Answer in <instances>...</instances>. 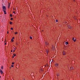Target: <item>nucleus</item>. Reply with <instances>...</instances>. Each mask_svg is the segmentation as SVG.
<instances>
[{
	"instance_id": "obj_8",
	"label": "nucleus",
	"mask_w": 80,
	"mask_h": 80,
	"mask_svg": "<svg viewBox=\"0 0 80 80\" xmlns=\"http://www.w3.org/2000/svg\"><path fill=\"white\" fill-rule=\"evenodd\" d=\"M4 11V14H7V13H6V11L5 10L3 11Z\"/></svg>"
},
{
	"instance_id": "obj_1",
	"label": "nucleus",
	"mask_w": 80,
	"mask_h": 80,
	"mask_svg": "<svg viewBox=\"0 0 80 80\" xmlns=\"http://www.w3.org/2000/svg\"><path fill=\"white\" fill-rule=\"evenodd\" d=\"M2 8H3V11L4 10H6V7L5 6H3L2 7Z\"/></svg>"
},
{
	"instance_id": "obj_20",
	"label": "nucleus",
	"mask_w": 80,
	"mask_h": 80,
	"mask_svg": "<svg viewBox=\"0 0 80 80\" xmlns=\"http://www.w3.org/2000/svg\"><path fill=\"white\" fill-rule=\"evenodd\" d=\"M56 22H58V20H56Z\"/></svg>"
},
{
	"instance_id": "obj_30",
	"label": "nucleus",
	"mask_w": 80,
	"mask_h": 80,
	"mask_svg": "<svg viewBox=\"0 0 80 80\" xmlns=\"http://www.w3.org/2000/svg\"><path fill=\"white\" fill-rule=\"evenodd\" d=\"M15 52V50H13V52Z\"/></svg>"
},
{
	"instance_id": "obj_12",
	"label": "nucleus",
	"mask_w": 80,
	"mask_h": 80,
	"mask_svg": "<svg viewBox=\"0 0 80 80\" xmlns=\"http://www.w3.org/2000/svg\"><path fill=\"white\" fill-rule=\"evenodd\" d=\"M46 52V53H47V54H48V50H47Z\"/></svg>"
},
{
	"instance_id": "obj_29",
	"label": "nucleus",
	"mask_w": 80,
	"mask_h": 80,
	"mask_svg": "<svg viewBox=\"0 0 80 80\" xmlns=\"http://www.w3.org/2000/svg\"><path fill=\"white\" fill-rule=\"evenodd\" d=\"M8 32H8H8H7V33H8Z\"/></svg>"
},
{
	"instance_id": "obj_10",
	"label": "nucleus",
	"mask_w": 80,
	"mask_h": 80,
	"mask_svg": "<svg viewBox=\"0 0 80 80\" xmlns=\"http://www.w3.org/2000/svg\"><path fill=\"white\" fill-rule=\"evenodd\" d=\"M68 42H65L66 45H68Z\"/></svg>"
},
{
	"instance_id": "obj_6",
	"label": "nucleus",
	"mask_w": 80,
	"mask_h": 80,
	"mask_svg": "<svg viewBox=\"0 0 80 80\" xmlns=\"http://www.w3.org/2000/svg\"><path fill=\"white\" fill-rule=\"evenodd\" d=\"M70 70H73V67H70Z\"/></svg>"
},
{
	"instance_id": "obj_14",
	"label": "nucleus",
	"mask_w": 80,
	"mask_h": 80,
	"mask_svg": "<svg viewBox=\"0 0 80 80\" xmlns=\"http://www.w3.org/2000/svg\"><path fill=\"white\" fill-rule=\"evenodd\" d=\"M40 71H41V72H43V69H41Z\"/></svg>"
},
{
	"instance_id": "obj_33",
	"label": "nucleus",
	"mask_w": 80,
	"mask_h": 80,
	"mask_svg": "<svg viewBox=\"0 0 80 80\" xmlns=\"http://www.w3.org/2000/svg\"><path fill=\"white\" fill-rule=\"evenodd\" d=\"M13 58H14V56H13Z\"/></svg>"
},
{
	"instance_id": "obj_36",
	"label": "nucleus",
	"mask_w": 80,
	"mask_h": 80,
	"mask_svg": "<svg viewBox=\"0 0 80 80\" xmlns=\"http://www.w3.org/2000/svg\"><path fill=\"white\" fill-rule=\"evenodd\" d=\"M10 68H11V67H10Z\"/></svg>"
},
{
	"instance_id": "obj_25",
	"label": "nucleus",
	"mask_w": 80,
	"mask_h": 80,
	"mask_svg": "<svg viewBox=\"0 0 80 80\" xmlns=\"http://www.w3.org/2000/svg\"><path fill=\"white\" fill-rule=\"evenodd\" d=\"M11 67H13V65H11Z\"/></svg>"
},
{
	"instance_id": "obj_5",
	"label": "nucleus",
	"mask_w": 80,
	"mask_h": 80,
	"mask_svg": "<svg viewBox=\"0 0 80 80\" xmlns=\"http://www.w3.org/2000/svg\"><path fill=\"white\" fill-rule=\"evenodd\" d=\"M68 28L70 29H71V28H72V27L70 26V25H69L68 26Z\"/></svg>"
},
{
	"instance_id": "obj_16",
	"label": "nucleus",
	"mask_w": 80,
	"mask_h": 80,
	"mask_svg": "<svg viewBox=\"0 0 80 80\" xmlns=\"http://www.w3.org/2000/svg\"><path fill=\"white\" fill-rule=\"evenodd\" d=\"M13 55V56H14V57H15V56H16V54H14Z\"/></svg>"
},
{
	"instance_id": "obj_27",
	"label": "nucleus",
	"mask_w": 80,
	"mask_h": 80,
	"mask_svg": "<svg viewBox=\"0 0 80 80\" xmlns=\"http://www.w3.org/2000/svg\"><path fill=\"white\" fill-rule=\"evenodd\" d=\"M14 38H14V37H13L12 38V39H14Z\"/></svg>"
},
{
	"instance_id": "obj_15",
	"label": "nucleus",
	"mask_w": 80,
	"mask_h": 80,
	"mask_svg": "<svg viewBox=\"0 0 80 80\" xmlns=\"http://www.w3.org/2000/svg\"><path fill=\"white\" fill-rule=\"evenodd\" d=\"M11 41L12 42H13V39H11Z\"/></svg>"
},
{
	"instance_id": "obj_18",
	"label": "nucleus",
	"mask_w": 80,
	"mask_h": 80,
	"mask_svg": "<svg viewBox=\"0 0 80 80\" xmlns=\"http://www.w3.org/2000/svg\"><path fill=\"white\" fill-rule=\"evenodd\" d=\"M10 17H12V14H10Z\"/></svg>"
},
{
	"instance_id": "obj_24",
	"label": "nucleus",
	"mask_w": 80,
	"mask_h": 80,
	"mask_svg": "<svg viewBox=\"0 0 80 80\" xmlns=\"http://www.w3.org/2000/svg\"><path fill=\"white\" fill-rule=\"evenodd\" d=\"M57 76H58H58H59V74H57Z\"/></svg>"
},
{
	"instance_id": "obj_37",
	"label": "nucleus",
	"mask_w": 80,
	"mask_h": 80,
	"mask_svg": "<svg viewBox=\"0 0 80 80\" xmlns=\"http://www.w3.org/2000/svg\"><path fill=\"white\" fill-rule=\"evenodd\" d=\"M75 0H74V1H75Z\"/></svg>"
},
{
	"instance_id": "obj_11",
	"label": "nucleus",
	"mask_w": 80,
	"mask_h": 80,
	"mask_svg": "<svg viewBox=\"0 0 80 80\" xmlns=\"http://www.w3.org/2000/svg\"><path fill=\"white\" fill-rule=\"evenodd\" d=\"M10 4H8V8H10Z\"/></svg>"
},
{
	"instance_id": "obj_23",
	"label": "nucleus",
	"mask_w": 80,
	"mask_h": 80,
	"mask_svg": "<svg viewBox=\"0 0 80 80\" xmlns=\"http://www.w3.org/2000/svg\"><path fill=\"white\" fill-rule=\"evenodd\" d=\"M12 65H14V62H12Z\"/></svg>"
},
{
	"instance_id": "obj_13",
	"label": "nucleus",
	"mask_w": 80,
	"mask_h": 80,
	"mask_svg": "<svg viewBox=\"0 0 80 80\" xmlns=\"http://www.w3.org/2000/svg\"><path fill=\"white\" fill-rule=\"evenodd\" d=\"M10 25L12 24V22H10Z\"/></svg>"
},
{
	"instance_id": "obj_34",
	"label": "nucleus",
	"mask_w": 80,
	"mask_h": 80,
	"mask_svg": "<svg viewBox=\"0 0 80 80\" xmlns=\"http://www.w3.org/2000/svg\"><path fill=\"white\" fill-rule=\"evenodd\" d=\"M0 78H1V76H0Z\"/></svg>"
},
{
	"instance_id": "obj_28",
	"label": "nucleus",
	"mask_w": 80,
	"mask_h": 80,
	"mask_svg": "<svg viewBox=\"0 0 80 80\" xmlns=\"http://www.w3.org/2000/svg\"><path fill=\"white\" fill-rule=\"evenodd\" d=\"M17 34V32H16L15 33V34Z\"/></svg>"
},
{
	"instance_id": "obj_22",
	"label": "nucleus",
	"mask_w": 80,
	"mask_h": 80,
	"mask_svg": "<svg viewBox=\"0 0 80 80\" xmlns=\"http://www.w3.org/2000/svg\"><path fill=\"white\" fill-rule=\"evenodd\" d=\"M11 30H13V28H11Z\"/></svg>"
},
{
	"instance_id": "obj_21",
	"label": "nucleus",
	"mask_w": 80,
	"mask_h": 80,
	"mask_svg": "<svg viewBox=\"0 0 80 80\" xmlns=\"http://www.w3.org/2000/svg\"><path fill=\"white\" fill-rule=\"evenodd\" d=\"M11 20H13V18H11Z\"/></svg>"
},
{
	"instance_id": "obj_4",
	"label": "nucleus",
	"mask_w": 80,
	"mask_h": 80,
	"mask_svg": "<svg viewBox=\"0 0 80 80\" xmlns=\"http://www.w3.org/2000/svg\"><path fill=\"white\" fill-rule=\"evenodd\" d=\"M45 44L46 45H48V43L47 42H45Z\"/></svg>"
},
{
	"instance_id": "obj_7",
	"label": "nucleus",
	"mask_w": 80,
	"mask_h": 80,
	"mask_svg": "<svg viewBox=\"0 0 80 80\" xmlns=\"http://www.w3.org/2000/svg\"><path fill=\"white\" fill-rule=\"evenodd\" d=\"M0 71L1 74H2V73H3V71H2V70H0Z\"/></svg>"
},
{
	"instance_id": "obj_3",
	"label": "nucleus",
	"mask_w": 80,
	"mask_h": 80,
	"mask_svg": "<svg viewBox=\"0 0 80 80\" xmlns=\"http://www.w3.org/2000/svg\"><path fill=\"white\" fill-rule=\"evenodd\" d=\"M62 54H63V55H65V53H65V51H63L62 52Z\"/></svg>"
},
{
	"instance_id": "obj_19",
	"label": "nucleus",
	"mask_w": 80,
	"mask_h": 80,
	"mask_svg": "<svg viewBox=\"0 0 80 80\" xmlns=\"http://www.w3.org/2000/svg\"><path fill=\"white\" fill-rule=\"evenodd\" d=\"M3 66L1 67V69H3Z\"/></svg>"
},
{
	"instance_id": "obj_35",
	"label": "nucleus",
	"mask_w": 80,
	"mask_h": 80,
	"mask_svg": "<svg viewBox=\"0 0 80 80\" xmlns=\"http://www.w3.org/2000/svg\"><path fill=\"white\" fill-rule=\"evenodd\" d=\"M14 49L15 50V48H14Z\"/></svg>"
},
{
	"instance_id": "obj_17",
	"label": "nucleus",
	"mask_w": 80,
	"mask_h": 80,
	"mask_svg": "<svg viewBox=\"0 0 80 80\" xmlns=\"http://www.w3.org/2000/svg\"><path fill=\"white\" fill-rule=\"evenodd\" d=\"M30 39H32V37L31 36L30 37Z\"/></svg>"
},
{
	"instance_id": "obj_32",
	"label": "nucleus",
	"mask_w": 80,
	"mask_h": 80,
	"mask_svg": "<svg viewBox=\"0 0 80 80\" xmlns=\"http://www.w3.org/2000/svg\"><path fill=\"white\" fill-rule=\"evenodd\" d=\"M11 52H12V50H11Z\"/></svg>"
},
{
	"instance_id": "obj_9",
	"label": "nucleus",
	"mask_w": 80,
	"mask_h": 80,
	"mask_svg": "<svg viewBox=\"0 0 80 80\" xmlns=\"http://www.w3.org/2000/svg\"><path fill=\"white\" fill-rule=\"evenodd\" d=\"M72 40L74 42H75L76 41V40L75 39H74V38H73Z\"/></svg>"
},
{
	"instance_id": "obj_31",
	"label": "nucleus",
	"mask_w": 80,
	"mask_h": 80,
	"mask_svg": "<svg viewBox=\"0 0 80 80\" xmlns=\"http://www.w3.org/2000/svg\"><path fill=\"white\" fill-rule=\"evenodd\" d=\"M5 45H6V43H5Z\"/></svg>"
},
{
	"instance_id": "obj_2",
	"label": "nucleus",
	"mask_w": 80,
	"mask_h": 80,
	"mask_svg": "<svg viewBox=\"0 0 80 80\" xmlns=\"http://www.w3.org/2000/svg\"><path fill=\"white\" fill-rule=\"evenodd\" d=\"M55 67H58V64L57 63H56L55 64Z\"/></svg>"
},
{
	"instance_id": "obj_26",
	"label": "nucleus",
	"mask_w": 80,
	"mask_h": 80,
	"mask_svg": "<svg viewBox=\"0 0 80 80\" xmlns=\"http://www.w3.org/2000/svg\"><path fill=\"white\" fill-rule=\"evenodd\" d=\"M13 13H15V12L14 11H13Z\"/></svg>"
}]
</instances>
